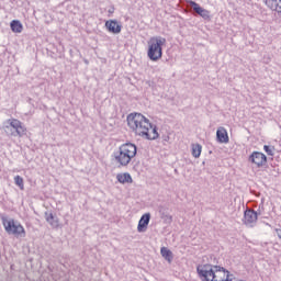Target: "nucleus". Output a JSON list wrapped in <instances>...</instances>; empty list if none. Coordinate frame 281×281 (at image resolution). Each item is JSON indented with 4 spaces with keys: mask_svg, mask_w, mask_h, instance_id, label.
Listing matches in <instances>:
<instances>
[{
    "mask_svg": "<svg viewBox=\"0 0 281 281\" xmlns=\"http://www.w3.org/2000/svg\"><path fill=\"white\" fill-rule=\"evenodd\" d=\"M46 221L49 223L52 227H58V218L54 217V214L46 213Z\"/></svg>",
    "mask_w": 281,
    "mask_h": 281,
    "instance_id": "obj_19",
    "label": "nucleus"
},
{
    "mask_svg": "<svg viewBox=\"0 0 281 281\" xmlns=\"http://www.w3.org/2000/svg\"><path fill=\"white\" fill-rule=\"evenodd\" d=\"M216 139L218 144H229V135L225 127H218L216 131Z\"/></svg>",
    "mask_w": 281,
    "mask_h": 281,
    "instance_id": "obj_12",
    "label": "nucleus"
},
{
    "mask_svg": "<svg viewBox=\"0 0 281 281\" xmlns=\"http://www.w3.org/2000/svg\"><path fill=\"white\" fill-rule=\"evenodd\" d=\"M279 238H280V240H281V235H279Z\"/></svg>",
    "mask_w": 281,
    "mask_h": 281,
    "instance_id": "obj_24",
    "label": "nucleus"
},
{
    "mask_svg": "<svg viewBox=\"0 0 281 281\" xmlns=\"http://www.w3.org/2000/svg\"><path fill=\"white\" fill-rule=\"evenodd\" d=\"M10 27L14 34H21V32H23V24L19 20L11 21Z\"/></svg>",
    "mask_w": 281,
    "mask_h": 281,
    "instance_id": "obj_15",
    "label": "nucleus"
},
{
    "mask_svg": "<svg viewBox=\"0 0 281 281\" xmlns=\"http://www.w3.org/2000/svg\"><path fill=\"white\" fill-rule=\"evenodd\" d=\"M137 155V146L135 144L125 143L119 147V150L114 154V159L120 166H128L131 159Z\"/></svg>",
    "mask_w": 281,
    "mask_h": 281,
    "instance_id": "obj_2",
    "label": "nucleus"
},
{
    "mask_svg": "<svg viewBox=\"0 0 281 281\" xmlns=\"http://www.w3.org/2000/svg\"><path fill=\"white\" fill-rule=\"evenodd\" d=\"M188 5H191L193 8V11L199 14V16H202L204 21H210L212 16L210 15V11L207 9H203L199 3H196L193 0H187Z\"/></svg>",
    "mask_w": 281,
    "mask_h": 281,
    "instance_id": "obj_10",
    "label": "nucleus"
},
{
    "mask_svg": "<svg viewBox=\"0 0 281 281\" xmlns=\"http://www.w3.org/2000/svg\"><path fill=\"white\" fill-rule=\"evenodd\" d=\"M277 233H278V237L280 238V236H281V229H277Z\"/></svg>",
    "mask_w": 281,
    "mask_h": 281,
    "instance_id": "obj_23",
    "label": "nucleus"
},
{
    "mask_svg": "<svg viewBox=\"0 0 281 281\" xmlns=\"http://www.w3.org/2000/svg\"><path fill=\"white\" fill-rule=\"evenodd\" d=\"M116 179L119 183H133V178L131 177V173H119L116 176Z\"/></svg>",
    "mask_w": 281,
    "mask_h": 281,
    "instance_id": "obj_16",
    "label": "nucleus"
},
{
    "mask_svg": "<svg viewBox=\"0 0 281 281\" xmlns=\"http://www.w3.org/2000/svg\"><path fill=\"white\" fill-rule=\"evenodd\" d=\"M166 45V38L161 36H154L148 41L147 56L149 60L157 63L164 56V50L161 47Z\"/></svg>",
    "mask_w": 281,
    "mask_h": 281,
    "instance_id": "obj_3",
    "label": "nucleus"
},
{
    "mask_svg": "<svg viewBox=\"0 0 281 281\" xmlns=\"http://www.w3.org/2000/svg\"><path fill=\"white\" fill-rule=\"evenodd\" d=\"M250 164H254L256 168H262V166H267V155L261 151H252L248 157Z\"/></svg>",
    "mask_w": 281,
    "mask_h": 281,
    "instance_id": "obj_7",
    "label": "nucleus"
},
{
    "mask_svg": "<svg viewBox=\"0 0 281 281\" xmlns=\"http://www.w3.org/2000/svg\"><path fill=\"white\" fill-rule=\"evenodd\" d=\"M263 3L270 10H276L278 14H281V0H263Z\"/></svg>",
    "mask_w": 281,
    "mask_h": 281,
    "instance_id": "obj_14",
    "label": "nucleus"
},
{
    "mask_svg": "<svg viewBox=\"0 0 281 281\" xmlns=\"http://www.w3.org/2000/svg\"><path fill=\"white\" fill-rule=\"evenodd\" d=\"M160 254L162 256V258H165V260H167V262H172V251L170 249H168L167 247H162L160 249Z\"/></svg>",
    "mask_w": 281,
    "mask_h": 281,
    "instance_id": "obj_18",
    "label": "nucleus"
},
{
    "mask_svg": "<svg viewBox=\"0 0 281 281\" xmlns=\"http://www.w3.org/2000/svg\"><path fill=\"white\" fill-rule=\"evenodd\" d=\"M14 183H15V186H19L20 190L25 189V184H24L23 178L21 176H15L14 177Z\"/></svg>",
    "mask_w": 281,
    "mask_h": 281,
    "instance_id": "obj_20",
    "label": "nucleus"
},
{
    "mask_svg": "<svg viewBox=\"0 0 281 281\" xmlns=\"http://www.w3.org/2000/svg\"><path fill=\"white\" fill-rule=\"evenodd\" d=\"M2 225L7 234L15 236V238H25V227H23L20 222L14 221V218H2Z\"/></svg>",
    "mask_w": 281,
    "mask_h": 281,
    "instance_id": "obj_4",
    "label": "nucleus"
},
{
    "mask_svg": "<svg viewBox=\"0 0 281 281\" xmlns=\"http://www.w3.org/2000/svg\"><path fill=\"white\" fill-rule=\"evenodd\" d=\"M149 223H150V213L143 214L140 220L138 221L137 232L139 234L146 232L148 229Z\"/></svg>",
    "mask_w": 281,
    "mask_h": 281,
    "instance_id": "obj_11",
    "label": "nucleus"
},
{
    "mask_svg": "<svg viewBox=\"0 0 281 281\" xmlns=\"http://www.w3.org/2000/svg\"><path fill=\"white\" fill-rule=\"evenodd\" d=\"M105 27L111 34H120V32H122V25H120L115 20L106 21Z\"/></svg>",
    "mask_w": 281,
    "mask_h": 281,
    "instance_id": "obj_13",
    "label": "nucleus"
},
{
    "mask_svg": "<svg viewBox=\"0 0 281 281\" xmlns=\"http://www.w3.org/2000/svg\"><path fill=\"white\" fill-rule=\"evenodd\" d=\"M216 266L210 263L198 265L196 273L201 281H212Z\"/></svg>",
    "mask_w": 281,
    "mask_h": 281,
    "instance_id": "obj_5",
    "label": "nucleus"
},
{
    "mask_svg": "<svg viewBox=\"0 0 281 281\" xmlns=\"http://www.w3.org/2000/svg\"><path fill=\"white\" fill-rule=\"evenodd\" d=\"M8 124L5 126V128L8 131H10V128H13L14 132H11V135L13 137H23V135H25L27 128H25V125L22 124L21 121L16 120V119H10L8 121Z\"/></svg>",
    "mask_w": 281,
    "mask_h": 281,
    "instance_id": "obj_6",
    "label": "nucleus"
},
{
    "mask_svg": "<svg viewBox=\"0 0 281 281\" xmlns=\"http://www.w3.org/2000/svg\"><path fill=\"white\" fill-rule=\"evenodd\" d=\"M127 126L132 132L143 139H159L157 125H153L150 120L146 119L142 113H131L127 115Z\"/></svg>",
    "mask_w": 281,
    "mask_h": 281,
    "instance_id": "obj_1",
    "label": "nucleus"
},
{
    "mask_svg": "<svg viewBox=\"0 0 281 281\" xmlns=\"http://www.w3.org/2000/svg\"><path fill=\"white\" fill-rule=\"evenodd\" d=\"M258 212L249 209L246 210L244 213V225H246V227H256V223H258Z\"/></svg>",
    "mask_w": 281,
    "mask_h": 281,
    "instance_id": "obj_8",
    "label": "nucleus"
},
{
    "mask_svg": "<svg viewBox=\"0 0 281 281\" xmlns=\"http://www.w3.org/2000/svg\"><path fill=\"white\" fill-rule=\"evenodd\" d=\"M263 150H265V153H267V155H269L270 157H273V150H274L273 147L265 145Z\"/></svg>",
    "mask_w": 281,
    "mask_h": 281,
    "instance_id": "obj_21",
    "label": "nucleus"
},
{
    "mask_svg": "<svg viewBox=\"0 0 281 281\" xmlns=\"http://www.w3.org/2000/svg\"><path fill=\"white\" fill-rule=\"evenodd\" d=\"M161 218L165 220V223H172V216L171 215H162Z\"/></svg>",
    "mask_w": 281,
    "mask_h": 281,
    "instance_id": "obj_22",
    "label": "nucleus"
},
{
    "mask_svg": "<svg viewBox=\"0 0 281 281\" xmlns=\"http://www.w3.org/2000/svg\"><path fill=\"white\" fill-rule=\"evenodd\" d=\"M191 149H192V151H191L192 157H194L195 159H199L201 157L203 146H201V144H192Z\"/></svg>",
    "mask_w": 281,
    "mask_h": 281,
    "instance_id": "obj_17",
    "label": "nucleus"
},
{
    "mask_svg": "<svg viewBox=\"0 0 281 281\" xmlns=\"http://www.w3.org/2000/svg\"><path fill=\"white\" fill-rule=\"evenodd\" d=\"M229 271L221 266H215L212 281H231Z\"/></svg>",
    "mask_w": 281,
    "mask_h": 281,
    "instance_id": "obj_9",
    "label": "nucleus"
}]
</instances>
